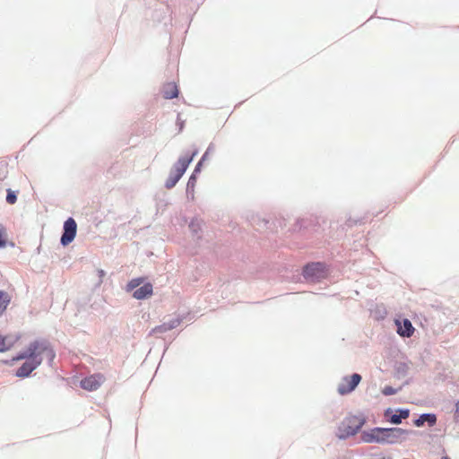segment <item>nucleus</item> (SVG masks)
I'll return each instance as SVG.
<instances>
[{
    "mask_svg": "<svg viewBox=\"0 0 459 459\" xmlns=\"http://www.w3.org/2000/svg\"><path fill=\"white\" fill-rule=\"evenodd\" d=\"M409 431L401 428H373L361 433L365 443L397 444L406 439Z\"/></svg>",
    "mask_w": 459,
    "mask_h": 459,
    "instance_id": "nucleus-1",
    "label": "nucleus"
},
{
    "mask_svg": "<svg viewBox=\"0 0 459 459\" xmlns=\"http://www.w3.org/2000/svg\"><path fill=\"white\" fill-rule=\"evenodd\" d=\"M39 346H34V351H31L29 357L24 355H18L15 357H12V360H19L22 359H26L25 362L16 371V376L20 377H28L40 363L41 358L39 355L42 353L49 356L50 359H53L54 354L50 349L48 347L42 348L40 351H38Z\"/></svg>",
    "mask_w": 459,
    "mask_h": 459,
    "instance_id": "nucleus-2",
    "label": "nucleus"
},
{
    "mask_svg": "<svg viewBox=\"0 0 459 459\" xmlns=\"http://www.w3.org/2000/svg\"><path fill=\"white\" fill-rule=\"evenodd\" d=\"M328 266L324 262H309L302 267L301 274L307 281L319 282L327 277Z\"/></svg>",
    "mask_w": 459,
    "mask_h": 459,
    "instance_id": "nucleus-3",
    "label": "nucleus"
},
{
    "mask_svg": "<svg viewBox=\"0 0 459 459\" xmlns=\"http://www.w3.org/2000/svg\"><path fill=\"white\" fill-rule=\"evenodd\" d=\"M144 278L137 277L130 280L126 285V291L131 292L132 297L138 300L148 299L152 294V284L144 282Z\"/></svg>",
    "mask_w": 459,
    "mask_h": 459,
    "instance_id": "nucleus-4",
    "label": "nucleus"
},
{
    "mask_svg": "<svg viewBox=\"0 0 459 459\" xmlns=\"http://www.w3.org/2000/svg\"><path fill=\"white\" fill-rule=\"evenodd\" d=\"M365 420L351 415L346 417L338 427V437L340 438H346L355 435L364 425Z\"/></svg>",
    "mask_w": 459,
    "mask_h": 459,
    "instance_id": "nucleus-5",
    "label": "nucleus"
},
{
    "mask_svg": "<svg viewBox=\"0 0 459 459\" xmlns=\"http://www.w3.org/2000/svg\"><path fill=\"white\" fill-rule=\"evenodd\" d=\"M77 233V223L73 217L67 218L63 225L60 244L63 247L68 246L74 241Z\"/></svg>",
    "mask_w": 459,
    "mask_h": 459,
    "instance_id": "nucleus-6",
    "label": "nucleus"
},
{
    "mask_svg": "<svg viewBox=\"0 0 459 459\" xmlns=\"http://www.w3.org/2000/svg\"><path fill=\"white\" fill-rule=\"evenodd\" d=\"M193 318L194 316H192L190 313L178 315L175 318H172L167 322H164L162 325L156 326L154 329H152V333H160L172 330L178 327L182 322L191 321Z\"/></svg>",
    "mask_w": 459,
    "mask_h": 459,
    "instance_id": "nucleus-7",
    "label": "nucleus"
},
{
    "mask_svg": "<svg viewBox=\"0 0 459 459\" xmlns=\"http://www.w3.org/2000/svg\"><path fill=\"white\" fill-rule=\"evenodd\" d=\"M361 380L359 374L354 373L350 377H344L338 385V393L341 395L348 394L352 392Z\"/></svg>",
    "mask_w": 459,
    "mask_h": 459,
    "instance_id": "nucleus-8",
    "label": "nucleus"
},
{
    "mask_svg": "<svg viewBox=\"0 0 459 459\" xmlns=\"http://www.w3.org/2000/svg\"><path fill=\"white\" fill-rule=\"evenodd\" d=\"M105 377L100 373L91 375L81 381V387L86 391H95L104 383Z\"/></svg>",
    "mask_w": 459,
    "mask_h": 459,
    "instance_id": "nucleus-9",
    "label": "nucleus"
},
{
    "mask_svg": "<svg viewBox=\"0 0 459 459\" xmlns=\"http://www.w3.org/2000/svg\"><path fill=\"white\" fill-rule=\"evenodd\" d=\"M396 332L402 337H411L415 328L408 318L395 319Z\"/></svg>",
    "mask_w": 459,
    "mask_h": 459,
    "instance_id": "nucleus-10",
    "label": "nucleus"
},
{
    "mask_svg": "<svg viewBox=\"0 0 459 459\" xmlns=\"http://www.w3.org/2000/svg\"><path fill=\"white\" fill-rule=\"evenodd\" d=\"M198 154V150L195 149L191 154L187 156H181L178 158L176 163L172 166L171 169H175V170L180 172L181 174H185L188 166L193 161L195 157Z\"/></svg>",
    "mask_w": 459,
    "mask_h": 459,
    "instance_id": "nucleus-11",
    "label": "nucleus"
},
{
    "mask_svg": "<svg viewBox=\"0 0 459 459\" xmlns=\"http://www.w3.org/2000/svg\"><path fill=\"white\" fill-rule=\"evenodd\" d=\"M201 164H196L192 174L190 175L186 187V195L189 197L191 195V199H194V192L195 187L197 182V178L199 174L201 173Z\"/></svg>",
    "mask_w": 459,
    "mask_h": 459,
    "instance_id": "nucleus-12",
    "label": "nucleus"
},
{
    "mask_svg": "<svg viewBox=\"0 0 459 459\" xmlns=\"http://www.w3.org/2000/svg\"><path fill=\"white\" fill-rule=\"evenodd\" d=\"M22 336L20 344H50L49 342L44 338H37L32 332H20Z\"/></svg>",
    "mask_w": 459,
    "mask_h": 459,
    "instance_id": "nucleus-13",
    "label": "nucleus"
},
{
    "mask_svg": "<svg viewBox=\"0 0 459 459\" xmlns=\"http://www.w3.org/2000/svg\"><path fill=\"white\" fill-rule=\"evenodd\" d=\"M184 174L175 170V169H171L169 174L168 178L165 181V187L167 189L173 188L177 183L180 180Z\"/></svg>",
    "mask_w": 459,
    "mask_h": 459,
    "instance_id": "nucleus-14",
    "label": "nucleus"
},
{
    "mask_svg": "<svg viewBox=\"0 0 459 459\" xmlns=\"http://www.w3.org/2000/svg\"><path fill=\"white\" fill-rule=\"evenodd\" d=\"M162 93L164 99L172 100L178 96L179 90L176 83H168L164 85Z\"/></svg>",
    "mask_w": 459,
    "mask_h": 459,
    "instance_id": "nucleus-15",
    "label": "nucleus"
},
{
    "mask_svg": "<svg viewBox=\"0 0 459 459\" xmlns=\"http://www.w3.org/2000/svg\"><path fill=\"white\" fill-rule=\"evenodd\" d=\"M425 422H428L429 426H434L437 422V417L432 413H425L420 415L417 420H414V425L421 427Z\"/></svg>",
    "mask_w": 459,
    "mask_h": 459,
    "instance_id": "nucleus-16",
    "label": "nucleus"
},
{
    "mask_svg": "<svg viewBox=\"0 0 459 459\" xmlns=\"http://www.w3.org/2000/svg\"><path fill=\"white\" fill-rule=\"evenodd\" d=\"M10 302V295L5 290H0V316L5 312Z\"/></svg>",
    "mask_w": 459,
    "mask_h": 459,
    "instance_id": "nucleus-17",
    "label": "nucleus"
},
{
    "mask_svg": "<svg viewBox=\"0 0 459 459\" xmlns=\"http://www.w3.org/2000/svg\"><path fill=\"white\" fill-rule=\"evenodd\" d=\"M398 412L399 414H394L388 419L389 422L396 425L400 424L402 422V420L407 419L410 415V411L407 409L399 410Z\"/></svg>",
    "mask_w": 459,
    "mask_h": 459,
    "instance_id": "nucleus-18",
    "label": "nucleus"
},
{
    "mask_svg": "<svg viewBox=\"0 0 459 459\" xmlns=\"http://www.w3.org/2000/svg\"><path fill=\"white\" fill-rule=\"evenodd\" d=\"M6 339V344H16L20 342L22 336L20 335V331L9 333L4 335Z\"/></svg>",
    "mask_w": 459,
    "mask_h": 459,
    "instance_id": "nucleus-19",
    "label": "nucleus"
},
{
    "mask_svg": "<svg viewBox=\"0 0 459 459\" xmlns=\"http://www.w3.org/2000/svg\"><path fill=\"white\" fill-rule=\"evenodd\" d=\"M17 195H18L17 191H13L11 188H8L6 190V197H5L6 203L9 204H14L17 202Z\"/></svg>",
    "mask_w": 459,
    "mask_h": 459,
    "instance_id": "nucleus-20",
    "label": "nucleus"
},
{
    "mask_svg": "<svg viewBox=\"0 0 459 459\" xmlns=\"http://www.w3.org/2000/svg\"><path fill=\"white\" fill-rule=\"evenodd\" d=\"M8 244L5 230L3 226H0V249L4 248Z\"/></svg>",
    "mask_w": 459,
    "mask_h": 459,
    "instance_id": "nucleus-21",
    "label": "nucleus"
},
{
    "mask_svg": "<svg viewBox=\"0 0 459 459\" xmlns=\"http://www.w3.org/2000/svg\"><path fill=\"white\" fill-rule=\"evenodd\" d=\"M189 229L195 235H196L201 230L200 223L197 221H192L189 223Z\"/></svg>",
    "mask_w": 459,
    "mask_h": 459,
    "instance_id": "nucleus-22",
    "label": "nucleus"
},
{
    "mask_svg": "<svg viewBox=\"0 0 459 459\" xmlns=\"http://www.w3.org/2000/svg\"><path fill=\"white\" fill-rule=\"evenodd\" d=\"M396 393H397V389H394V387H392L390 385L385 386L382 390V394L386 396L395 394Z\"/></svg>",
    "mask_w": 459,
    "mask_h": 459,
    "instance_id": "nucleus-23",
    "label": "nucleus"
},
{
    "mask_svg": "<svg viewBox=\"0 0 459 459\" xmlns=\"http://www.w3.org/2000/svg\"><path fill=\"white\" fill-rule=\"evenodd\" d=\"M454 420L459 422V401L455 403V409L454 412Z\"/></svg>",
    "mask_w": 459,
    "mask_h": 459,
    "instance_id": "nucleus-24",
    "label": "nucleus"
},
{
    "mask_svg": "<svg viewBox=\"0 0 459 459\" xmlns=\"http://www.w3.org/2000/svg\"><path fill=\"white\" fill-rule=\"evenodd\" d=\"M214 152V145L212 143H210L209 146L207 147L206 151L204 152V153H207V157L210 155V153L213 152Z\"/></svg>",
    "mask_w": 459,
    "mask_h": 459,
    "instance_id": "nucleus-25",
    "label": "nucleus"
},
{
    "mask_svg": "<svg viewBox=\"0 0 459 459\" xmlns=\"http://www.w3.org/2000/svg\"><path fill=\"white\" fill-rule=\"evenodd\" d=\"M207 160V153H204L201 159L198 160L196 164H201V169H203L204 162Z\"/></svg>",
    "mask_w": 459,
    "mask_h": 459,
    "instance_id": "nucleus-26",
    "label": "nucleus"
},
{
    "mask_svg": "<svg viewBox=\"0 0 459 459\" xmlns=\"http://www.w3.org/2000/svg\"><path fill=\"white\" fill-rule=\"evenodd\" d=\"M106 275V272L102 269L98 270V276L100 279V282L102 281V278Z\"/></svg>",
    "mask_w": 459,
    "mask_h": 459,
    "instance_id": "nucleus-27",
    "label": "nucleus"
},
{
    "mask_svg": "<svg viewBox=\"0 0 459 459\" xmlns=\"http://www.w3.org/2000/svg\"><path fill=\"white\" fill-rule=\"evenodd\" d=\"M358 221H352L351 218L349 220H347V222L346 224L349 226V227H351L353 224H356Z\"/></svg>",
    "mask_w": 459,
    "mask_h": 459,
    "instance_id": "nucleus-28",
    "label": "nucleus"
},
{
    "mask_svg": "<svg viewBox=\"0 0 459 459\" xmlns=\"http://www.w3.org/2000/svg\"><path fill=\"white\" fill-rule=\"evenodd\" d=\"M261 223L265 227V228H268V224H270V221L267 220V219H263L261 221Z\"/></svg>",
    "mask_w": 459,
    "mask_h": 459,
    "instance_id": "nucleus-29",
    "label": "nucleus"
},
{
    "mask_svg": "<svg viewBox=\"0 0 459 459\" xmlns=\"http://www.w3.org/2000/svg\"><path fill=\"white\" fill-rule=\"evenodd\" d=\"M0 344H6V339L4 338V334L0 333Z\"/></svg>",
    "mask_w": 459,
    "mask_h": 459,
    "instance_id": "nucleus-30",
    "label": "nucleus"
},
{
    "mask_svg": "<svg viewBox=\"0 0 459 459\" xmlns=\"http://www.w3.org/2000/svg\"><path fill=\"white\" fill-rule=\"evenodd\" d=\"M178 127H179V132H181L183 130V127H184V121L178 120Z\"/></svg>",
    "mask_w": 459,
    "mask_h": 459,
    "instance_id": "nucleus-31",
    "label": "nucleus"
},
{
    "mask_svg": "<svg viewBox=\"0 0 459 459\" xmlns=\"http://www.w3.org/2000/svg\"><path fill=\"white\" fill-rule=\"evenodd\" d=\"M8 346H0V352H4L8 350Z\"/></svg>",
    "mask_w": 459,
    "mask_h": 459,
    "instance_id": "nucleus-32",
    "label": "nucleus"
},
{
    "mask_svg": "<svg viewBox=\"0 0 459 459\" xmlns=\"http://www.w3.org/2000/svg\"><path fill=\"white\" fill-rule=\"evenodd\" d=\"M391 412H392L391 409H387L385 412V417H388Z\"/></svg>",
    "mask_w": 459,
    "mask_h": 459,
    "instance_id": "nucleus-33",
    "label": "nucleus"
},
{
    "mask_svg": "<svg viewBox=\"0 0 459 459\" xmlns=\"http://www.w3.org/2000/svg\"><path fill=\"white\" fill-rule=\"evenodd\" d=\"M380 459H391V457H389V456H383V457H382V458H380Z\"/></svg>",
    "mask_w": 459,
    "mask_h": 459,
    "instance_id": "nucleus-34",
    "label": "nucleus"
},
{
    "mask_svg": "<svg viewBox=\"0 0 459 459\" xmlns=\"http://www.w3.org/2000/svg\"><path fill=\"white\" fill-rule=\"evenodd\" d=\"M1 168H5L6 167V164H1L0 165Z\"/></svg>",
    "mask_w": 459,
    "mask_h": 459,
    "instance_id": "nucleus-35",
    "label": "nucleus"
},
{
    "mask_svg": "<svg viewBox=\"0 0 459 459\" xmlns=\"http://www.w3.org/2000/svg\"><path fill=\"white\" fill-rule=\"evenodd\" d=\"M441 459H450L448 456H443Z\"/></svg>",
    "mask_w": 459,
    "mask_h": 459,
    "instance_id": "nucleus-36",
    "label": "nucleus"
}]
</instances>
